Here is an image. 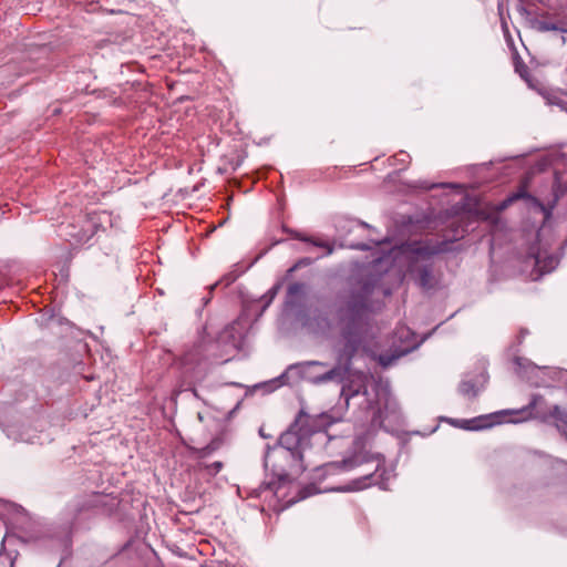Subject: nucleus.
Here are the masks:
<instances>
[{
    "mask_svg": "<svg viewBox=\"0 0 567 567\" xmlns=\"http://www.w3.org/2000/svg\"><path fill=\"white\" fill-rule=\"evenodd\" d=\"M243 333L244 328L238 322L226 327L215 342L218 349L215 355L224 362L229 361L240 349Z\"/></svg>",
    "mask_w": 567,
    "mask_h": 567,
    "instance_id": "f257e3e1",
    "label": "nucleus"
},
{
    "mask_svg": "<svg viewBox=\"0 0 567 567\" xmlns=\"http://www.w3.org/2000/svg\"><path fill=\"white\" fill-rule=\"evenodd\" d=\"M344 373V370L339 365L327 369L326 364L320 362H309L305 365L303 369L305 378L315 384L330 381L341 382L343 380Z\"/></svg>",
    "mask_w": 567,
    "mask_h": 567,
    "instance_id": "f03ea898",
    "label": "nucleus"
},
{
    "mask_svg": "<svg viewBox=\"0 0 567 567\" xmlns=\"http://www.w3.org/2000/svg\"><path fill=\"white\" fill-rule=\"evenodd\" d=\"M551 417L557 429L567 436V413H563L558 406H555L551 412Z\"/></svg>",
    "mask_w": 567,
    "mask_h": 567,
    "instance_id": "7ed1b4c3",
    "label": "nucleus"
},
{
    "mask_svg": "<svg viewBox=\"0 0 567 567\" xmlns=\"http://www.w3.org/2000/svg\"><path fill=\"white\" fill-rule=\"evenodd\" d=\"M558 265V259L554 256L542 259L540 256L536 258V266L543 272L551 271Z\"/></svg>",
    "mask_w": 567,
    "mask_h": 567,
    "instance_id": "20e7f679",
    "label": "nucleus"
},
{
    "mask_svg": "<svg viewBox=\"0 0 567 567\" xmlns=\"http://www.w3.org/2000/svg\"><path fill=\"white\" fill-rule=\"evenodd\" d=\"M460 391L463 395L474 398L478 393V389L470 381H464L460 385Z\"/></svg>",
    "mask_w": 567,
    "mask_h": 567,
    "instance_id": "39448f33",
    "label": "nucleus"
},
{
    "mask_svg": "<svg viewBox=\"0 0 567 567\" xmlns=\"http://www.w3.org/2000/svg\"><path fill=\"white\" fill-rule=\"evenodd\" d=\"M524 194L523 193H516L514 195H512L511 197H508L507 199H505L502 204H501V207L499 209H505L506 207H508L513 202L517 200L518 198L523 197Z\"/></svg>",
    "mask_w": 567,
    "mask_h": 567,
    "instance_id": "423d86ee",
    "label": "nucleus"
},
{
    "mask_svg": "<svg viewBox=\"0 0 567 567\" xmlns=\"http://www.w3.org/2000/svg\"><path fill=\"white\" fill-rule=\"evenodd\" d=\"M534 208L540 213L544 214L545 219L548 217V213L546 212L545 207L537 203L535 199H533Z\"/></svg>",
    "mask_w": 567,
    "mask_h": 567,
    "instance_id": "0eeeda50",
    "label": "nucleus"
},
{
    "mask_svg": "<svg viewBox=\"0 0 567 567\" xmlns=\"http://www.w3.org/2000/svg\"><path fill=\"white\" fill-rule=\"evenodd\" d=\"M312 243H313V245H316V246H319V247H326V248H327V255H330V254H332V251H333V248H332L331 246L327 245V244L319 243V241H312Z\"/></svg>",
    "mask_w": 567,
    "mask_h": 567,
    "instance_id": "6e6552de",
    "label": "nucleus"
},
{
    "mask_svg": "<svg viewBox=\"0 0 567 567\" xmlns=\"http://www.w3.org/2000/svg\"><path fill=\"white\" fill-rule=\"evenodd\" d=\"M293 437V434L292 433H286L285 435L281 436V443L282 444H288L289 441Z\"/></svg>",
    "mask_w": 567,
    "mask_h": 567,
    "instance_id": "1a4fd4ad",
    "label": "nucleus"
},
{
    "mask_svg": "<svg viewBox=\"0 0 567 567\" xmlns=\"http://www.w3.org/2000/svg\"><path fill=\"white\" fill-rule=\"evenodd\" d=\"M421 284H422L423 286H426V285H427L426 274H425V272H424V275H423V276H422V278H421Z\"/></svg>",
    "mask_w": 567,
    "mask_h": 567,
    "instance_id": "9d476101",
    "label": "nucleus"
},
{
    "mask_svg": "<svg viewBox=\"0 0 567 567\" xmlns=\"http://www.w3.org/2000/svg\"><path fill=\"white\" fill-rule=\"evenodd\" d=\"M380 361H381V363H382L383 365H388V364H390V363H391V361H390V360H385V358H384V357H381Z\"/></svg>",
    "mask_w": 567,
    "mask_h": 567,
    "instance_id": "9b49d317",
    "label": "nucleus"
},
{
    "mask_svg": "<svg viewBox=\"0 0 567 567\" xmlns=\"http://www.w3.org/2000/svg\"><path fill=\"white\" fill-rule=\"evenodd\" d=\"M213 466H214L215 471H216V472H218V471H219V468L221 467V464H220L219 462H215V463L213 464Z\"/></svg>",
    "mask_w": 567,
    "mask_h": 567,
    "instance_id": "f8f14e48",
    "label": "nucleus"
},
{
    "mask_svg": "<svg viewBox=\"0 0 567 567\" xmlns=\"http://www.w3.org/2000/svg\"><path fill=\"white\" fill-rule=\"evenodd\" d=\"M405 254H406L405 248H402V249H399V250L395 252V257H396L398 255H405Z\"/></svg>",
    "mask_w": 567,
    "mask_h": 567,
    "instance_id": "ddd939ff",
    "label": "nucleus"
},
{
    "mask_svg": "<svg viewBox=\"0 0 567 567\" xmlns=\"http://www.w3.org/2000/svg\"><path fill=\"white\" fill-rule=\"evenodd\" d=\"M309 495H310V492H308V491H303V494H302L301 498H306V497H308Z\"/></svg>",
    "mask_w": 567,
    "mask_h": 567,
    "instance_id": "4468645a",
    "label": "nucleus"
},
{
    "mask_svg": "<svg viewBox=\"0 0 567 567\" xmlns=\"http://www.w3.org/2000/svg\"><path fill=\"white\" fill-rule=\"evenodd\" d=\"M408 352H409V349H405V350H403L402 352H400V353L396 355V358H399V357H401V355H403V354H405V353H408Z\"/></svg>",
    "mask_w": 567,
    "mask_h": 567,
    "instance_id": "2eb2a0df",
    "label": "nucleus"
},
{
    "mask_svg": "<svg viewBox=\"0 0 567 567\" xmlns=\"http://www.w3.org/2000/svg\"><path fill=\"white\" fill-rule=\"evenodd\" d=\"M198 419L202 421L203 420V416L200 413H198Z\"/></svg>",
    "mask_w": 567,
    "mask_h": 567,
    "instance_id": "dca6fc26",
    "label": "nucleus"
},
{
    "mask_svg": "<svg viewBox=\"0 0 567 567\" xmlns=\"http://www.w3.org/2000/svg\"><path fill=\"white\" fill-rule=\"evenodd\" d=\"M484 427L483 425H478V426H475L474 429H482Z\"/></svg>",
    "mask_w": 567,
    "mask_h": 567,
    "instance_id": "f3484780",
    "label": "nucleus"
}]
</instances>
